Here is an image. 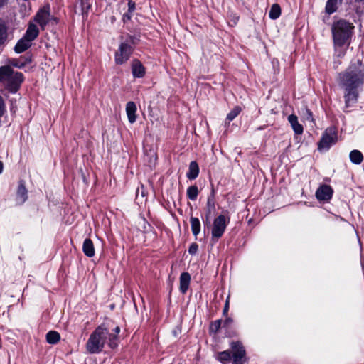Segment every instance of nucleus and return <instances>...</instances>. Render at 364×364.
Returning <instances> with one entry per match:
<instances>
[{"label": "nucleus", "instance_id": "obj_1", "mask_svg": "<svg viewBox=\"0 0 364 364\" xmlns=\"http://www.w3.org/2000/svg\"><path fill=\"white\" fill-rule=\"evenodd\" d=\"M364 83V65L359 60L351 63L339 74V85L344 90L345 112L358 101V87Z\"/></svg>", "mask_w": 364, "mask_h": 364}, {"label": "nucleus", "instance_id": "obj_2", "mask_svg": "<svg viewBox=\"0 0 364 364\" xmlns=\"http://www.w3.org/2000/svg\"><path fill=\"white\" fill-rule=\"evenodd\" d=\"M22 73L14 71L10 66L0 68V87L11 92H16L23 81Z\"/></svg>", "mask_w": 364, "mask_h": 364}, {"label": "nucleus", "instance_id": "obj_3", "mask_svg": "<svg viewBox=\"0 0 364 364\" xmlns=\"http://www.w3.org/2000/svg\"><path fill=\"white\" fill-rule=\"evenodd\" d=\"M354 26L346 20H338L334 22L331 27L333 43L336 48L342 47L349 43Z\"/></svg>", "mask_w": 364, "mask_h": 364}, {"label": "nucleus", "instance_id": "obj_4", "mask_svg": "<svg viewBox=\"0 0 364 364\" xmlns=\"http://www.w3.org/2000/svg\"><path fill=\"white\" fill-rule=\"evenodd\" d=\"M109 330L103 326H99L90 334L86 343L87 350L92 354L102 351L105 343L109 341Z\"/></svg>", "mask_w": 364, "mask_h": 364}, {"label": "nucleus", "instance_id": "obj_5", "mask_svg": "<svg viewBox=\"0 0 364 364\" xmlns=\"http://www.w3.org/2000/svg\"><path fill=\"white\" fill-rule=\"evenodd\" d=\"M231 351L224 350L217 355V360L223 364L229 362L232 358V364H244L246 362V351L242 344L239 342H232Z\"/></svg>", "mask_w": 364, "mask_h": 364}, {"label": "nucleus", "instance_id": "obj_6", "mask_svg": "<svg viewBox=\"0 0 364 364\" xmlns=\"http://www.w3.org/2000/svg\"><path fill=\"white\" fill-rule=\"evenodd\" d=\"M136 41V38L130 36L125 41L120 43L118 50L114 54L116 64L122 65L129 59L134 50L132 45H134Z\"/></svg>", "mask_w": 364, "mask_h": 364}, {"label": "nucleus", "instance_id": "obj_7", "mask_svg": "<svg viewBox=\"0 0 364 364\" xmlns=\"http://www.w3.org/2000/svg\"><path fill=\"white\" fill-rule=\"evenodd\" d=\"M337 141V134L334 127H329L326 129L323 133L319 143V150H328L333 144Z\"/></svg>", "mask_w": 364, "mask_h": 364}, {"label": "nucleus", "instance_id": "obj_8", "mask_svg": "<svg viewBox=\"0 0 364 364\" xmlns=\"http://www.w3.org/2000/svg\"><path fill=\"white\" fill-rule=\"evenodd\" d=\"M230 218L226 219L223 215H220L215 218L212 228V236L216 239L221 237L226 229Z\"/></svg>", "mask_w": 364, "mask_h": 364}, {"label": "nucleus", "instance_id": "obj_9", "mask_svg": "<svg viewBox=\"0 0 364 364\" xmlns=\"http://www.w3.org/2000/svg\"><path fill=\"white\" fill-rule=\"evenodd\" d=\"M56 21V18L50 16L49 9L43 8L38 11L35 16V21L39 24L42 29L51 21Z\"/></svg>", "mask_w": 364, "mask_h": 364}, {"label": "nucleus", "instance_id": "obj_10", "mask_svg": "<svg viewBox=\"0 0 364 364\" xmlns=\"http://www.w3.org/2000/svg\"><path fill=\"white\" fill-rule=\"evenodd\" d=\"M333 191L328 185L321 186L316 192V198L318 200L328 201L333 196Z\"/></svg>", "mask_w": 364, "mask_h": 364}, {"label": "nucleus", "instance_id": "obj_11", "mask_svg": "<svg viewBox=\"0 0 364 364\" xmlns=\"http://www.w3.org/2000/svg\"><path fill=\"white\" fill-rule=\"evenodd\" d=\"M28 198V191L25 187L24 183L19 182L16 192V202L19 205L24 203Z\"/></svg>", "mask_w": 364, "mask_h": 364}, {"label": "nucleus", "instance_id": "obj_12", "mask_svg": "<svg viewBox=\"0 0 364 364\" xmlns=\"http://www.w3.org/2000/svg\"><path fill=\"white\" fill-rule=\"evenodd\" d=\"M132 72L134 77L140 78L144 76L145 68L139 60H133L132 63Z\"/></svg>", "mask_w": 364, "mask_h": 364}, {"label": "nucleus", "instance_id": "obj_13", "mask_svg": "<svg viewBox=\"0 0 364 364\" xmlns=\"http://www.w3.org/2000/svg\"><path fill=\"white\" fill-rule=\"evenodd\" d=\"M136 105L134 102H128L126 105V113L128 120L131 124H133L136 120Z\"/></svg>", "mask_w": 364, "mask_h": 364}, {"label": "nucleus", "instance_id": "obj_14", "mask_svg": "<svg viewBox=\"0 0 364 364\" xmlns=\"http://www.w3.org/2000/svg\"><path fill=\"white\" fill-rule=\"evenodd\" d=\"M288 121L296 134H301L303 133V126L299 123L298 118L296 115H289L288 117Z\"/></svg>", "mask_w": 364, "mask_h": 364}, {"label": "nucleus", "instance_id": "obj_15", "mask_svg": "<svg viewBox=\"0 0 364 364\" xmlns=\"http://www.w3.org/2000/svg\"><path fill=\"white\" fill-rule=\"evenodd\" d=\"M38 33L39 31L37 26L33 23H30L23 37L32 42L38 37Z\"/></svg>", "mask_w": 364, "mask_h": 364}, {"label": "nucleus", "instance_id": "obj_16", "mask_svg": "<svg viewBox=\"0 0 364 364\" xmlns=\"http://www.w3.org/2000/svg\"><path fill=\"white\" fill-rule=\"evenodd\" d=\"M191 282V276L188 272H183L180 276V291L182 294H186Z\"/></svg>", "mask_w": 364, "mask_h": 364}, {"label": "nucleus", "instance_id": "obj_17", "mask_svg": "<svg viewBox=\"0 0 364 364\" xmlns=\"http://www.w3.org/2000/svg\"><path fill=\"white\" fill-rule=\"evenodd\" d=\"M31 46V42L23 36L14 47V51L16 53H21L26 51Z\"/></svg>", "mask_w": 364, "mask_h": 364}, {"label": "nucleus", "instance_id": "obj_18", "mask_svg": "<svg viewBox=\"0 0 364 364\" xmlns=\"http://www.w3.org/2000/svg\"><path fill=\"white\" fill-rule=\"evenodd\" d=\"M82 251L88 257H92L95 255V247L92 241L90 238H86L82 245Z\"/></svg>", "mask_w": 364, "mask_h": 364}, {"label": "nucleus", "instance_id": "obj_19", "mask_svg": "<svg viewBox=\"0 0 364 364\" xmlns=\"http://www.w3.org/2000/svg\"><path fill=\"white\" fill-rule=\"evenodd\" d=\"M199 174V166L196 161H193L190 163L188 171L186 173V176L190 180L196 179Z\"/></svg>", "mask_w": 364, "mask_h": 364}, {"label": "nucleus", "instance_id": "obj_20", "mask_svg": "<svg viewBox=\"0 0 364 364\" xmlns=\"http://www.w3.org/2000/svg\"><path fill=\"white\" fill-rule=\"evenodd\" d=\"M341 3L342 0H328L325 6V12L328 15L333 14Z\"/></svg>", "mask_w": 364, "mask_h": 364}, {"label": "nucleus", "instance_id": "obj_21", "mask_svg": "<svg viewBox=\"0 0 364 364\" xmlns=\"http://www.w3.org/2000/svg\"><path fill=\"white\" fill-rule=\"evenodd\" d=\"M114 331V333H109V336H108V338H109L108 345H109V348L112 349L117 348L118 346V334L120 332V328L119 326H117Z\"/></svg>", "mask_w": 364, "mask_h": 364}, {"label": "nucleus", "instance_id": "obj_22", "mask_svg": "<svg viewBox=\"0 0 364 364\" xmlns=\"http://www.w3.org/2000/svg\"><path fill=\"white\" fill-rule=\"evenodd\" d=\"M350 160L353 164H360L363 161V155L358 150H353L349 154Z\"/></svg>", "mask_w": 364, "mask_h": 364}, {"label": "nucleus", "instance_id": "obj_23", "mask_svg": "<svg viewBox=\"0 0 364 364\" xmlns=\"http://www.w3.org/2000/svg\"><path fill=\"white\" fill-rule=\"evenodd\" d=\"M60 338L59 333L55 331H50L46 334V341L50 344H56Z\"/></svg>", "mask_w": 364, "mask_h": 364}, {"label": "nucleus", "instance_id": "obj_24", "mask_svg": "<svg viewBox=\"0 0 364 364\" xmlns=\"http://www.w3.org/2000/svg\"><path fill=\"white\" fill-rule=\"evenodd\" d=\"M191 230L195 236H197L200 231V223L198 218L191 217L190 219Z\"/></svg>", "mask_w": 364, "mask_h": 364}, {"label": "nucleus", "instance_id": "obj_25", "mask_svg": "<svg viewBox=\"0 0 364 364\" xmlns=\"http://www.w3.org/2000/svg\"><path fill=\"white\" fill-rule=\"evenodd\" d=\"M281 14V8L279 4H274L272 6L269 12V16L271 19L275 20L279 17Z\"/></svg>", "mask_w": 364, "mask_h": 364}, {"label": "nucleus", "instance_id": "obj_26", "mask_svg": "<svg viewBox=\"0 0 364 364\" xmlns=\"http://www.w3.org/2000/svg\"><path fill=\"white\" fill-rule=\"evenodd\" d=\"M187 197L191 200H196L198 195V189L196 186H191L187 188Z\"/></svg>", "mask_w": 364, "mask_h": 364}, {"label": "nucleus", "instance_id": "obj_27", "mask_svg": "<svg viewBox=\"0 0 364 364\" xmlns=\"http://www.w3.org/2000/svg\"><path fill=\"white\" fill-rule=\"evenodd\" d=\"M215 190L213 188L210 196L208 198L207 208L208 213L210 214L215 209Z\"/></svg>", "mask_w": 364, "mask_h": 364}, {"label": "nucleus", "instance_id": "obj_28", "mask_svg": "<svg viewBox=\"0 0 364 364\" xmlns=\"http://www.w3.org/2000/svg\"><path fill=\"white\" fill-rule=\"evenodd\" d=\"M7 38V28L4 24L0 23V46L4 44Z\"/></svg>", "mask_w": 364, "mask_h": 364}, {"label": "nucleus", "instance_id": "obj_29", "mask_svg": "<svg viewBox=\"0 0 364 364\" xmlns=\"http://www.w3.org/2000/svg\"><path fill=\"white\" fill-rule=\"evenodd\" d=\"M241 112L240 107H235L227 115L226 119L229 122L232 121Z\"/></svg>", "mask_w": 364, "mask_h": 364}, {"label": "nucleus", "instance_id": "obj_30", "mask_svg": "<svg viewBox=\"0 0 364 364\" xmlns=\"http://www.w3.org/2000/svg\"><path fill=\"white\" fill-rule=\"evenodd\" d=\"M222 321L220 319L215 320L211 323L210 326V331L216 333L221 327Z\"/></svg>", "mask_w": 364, "mask_h": 364}, {"label": "nucleus", "instance_id": "obj_31", "mask_svg": "<svg viewBox=\"0 0 364 364\" xmlns=\"http://www.w3.org/2000/svg\"><path fill=\"white\" fill-rule=\"evenodd\" d=\"M198 249V244H196V243L193 242V243H192V244L190 245V247H189V248H188V252H189V254H191V255H195V254L197 252Z\"/></svg>", "mask_w": 364, "mask_h": 364}, {"label": "nucleus", "instance_id": "obj_32", "mask_svg": "<svg viewBox=\"0 0 364 364\" xmlns=\"http://www.w3.org/2000/svg\"><path fill=\"white\" fill-rule=\"evenodd\" d=\"M5 112V103L3 97L0 95V118L4 115Z\"/></svg>", "mask_w": 364, "mask_h": 364}, {"label": "nucleus", "instance_id": "obj_33", "mask_svg": "<svg viewBox=\"0 0 364 364\" xmlns=\"http://www.w3.org/2000/svg\"><path fill=\"white\" fill-rule=\"evenodd\" d=\"M232 322H233L232 318H231L230 317H227L223 322V326L228 327L230 324H232Z\"/></svg>", "mask_w": 364, "mask_h": 364}, {"label": "nucleus", "instance_id": "obj_34", "mask_svg": "<svg viewBox=\"0 0 364 364\" xmlns=\"http://www.w3.org/2000/svg\"><path fill=\"white\" fill-rule=\"evenodd\" d=\"M229 310V299L228 298L223 309V314L227 315Z\"/></svg>", "mask_w": 364, "mask_h": 364}, {"label": "nucleus", "instance_id": "obj_35", "mask_svg": "<svg viewBox=\"0 0 364 364\" xmlns=\"http://www.w3.org/2000/svg\"><path fill=\"white\" fill-rule=\"evenodd\" d=\"M129 11L132 12L135 9V3L132 1H129L128 2Z\"/></svg>", "mask_w": 364, "mask_h": 364}, {"label": "nucleus", "instance_id": "obj_36", "mask_svg": "<svg viewBox=\"0 0 364 364\" xmlns=\"http://www.w3.org/2000/svg\"><path fill=\"white\" fill-rule=\"evenodd\" d=\"M306 119L307 120L313 121V114L312 112L309 109H306Z\"/></svg>", "mask_w": 364, "mask_h": 364}, {"label": "nucleus", "instance_id": "obj_37", "mask_svg": "<svg viewBox=\"0 0 364 364\" xmlns=\"http://www.w3.org/2000/svg\"><path fill=\"white\" fill-rule=\"evenodd\" d=\"M12 65L16 68H22L23 66V64L21 63V64H19L17 61V60H14L13 62H12Z\"/></svg>", "mask_w": 364, "mask_h": 364}, {"label": "nucleus", "instance_id": "obj_38", "mask_svg": "<svg viewBox=\"0 0 364 364\" xmlns=\"http://www.w3.org/2000/svg\"><path fill=\"white\" fill-rule=\"evenodd\" d=\"M3 169H4V164H3V162L1 161H0V174L3 172Z\"/></svg>", "mask_w": 364, "mask_h": 364}, {"label": "nucleus", "instance_id": "obj_39", "mask_svg": "<svg viewBox=\"0 0 364 364\" xmlns=\"http://www.w3.org/2000/svg\"><path fill=\"white\" fill-rule=\"evenodd\" d=\"M7 1H8V0H0V7H1L5 4H6Z\"/></svg>", "mask_w": 364, "mask_h": 364}, {"label": "nucleus", "instance_id": "obj_40", "mask_svg": "<svg viewBox=\"0 0 364 364\" xmlns=\"http://www.w3.org/2000/svg\"><path fill=\"white\" fill-rule=\"evenodd\" d=\"M124 17H127L128 18H130V16H129V15H127V14H124Z\"/></svg>", "mask_w": 364, "mask_h": 364}, {"label": "nucleus", "instance_id": "obj_41", "mask_svg": "<svg viewBox=\"0 0 364 364\" xmlns=\"http://www.w3.org/2000/svg\"><path fill=\"white\" fill-rule=\"evenodd\" d=\"M84 0H81V2L82 3Z\"/></svg>", "mask_w": 364, "mask_h": 364}]
</instances>
